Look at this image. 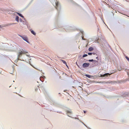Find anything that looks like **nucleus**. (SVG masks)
<instances>
[{"instance_id":"7c9ffc66","label":"nucleus","mask_w":129,"mask_h":129,"mask_svg":"<svg viewBox=\"0 0 129 129\" xmlns=\"http://www.w3.org/2000/svg\"><path fill=\"white\" fill-rule=\"evenodd\" d=\"M92 54H94V55L95 54V53H92Z\"/></svg>"},{"instance_id":"5701e85b","label":"nucleus","mask_w":129,"mask_h":129,"mask_svg":"<svg viewBox=\"0 0 129 129\" xmlns=\"http://www.w3.org/2000/svg\"><path fill=\"white\" fill-rule=\"evenodd\" d=\"M19 20H20V21L21 22L22 21V19H21V18H20L19 19Z\"/></svg>"},{"instance_id":"2eb2a0df","label":"nucleus","mask_w":129,"mask_h":129,"mask_svg":"<svg viewBox=\"0 0 129 129\" xmlns=\"http://www.w3.org/2000/svg\"><path fill=\"white\" fill-rule=\"evenodd\" d=\"M94 63L95 64V63H98V60H94Z\"/></svg>"},{"instance_id":"4468645a","label":"nucleus","mask_w":129,"mask_h":129,"mask_svg":"<svg viewBox=\"0 0 129 129\" xmlns=\"http://www.w3.org/2000/svg\"><path fill=\"white\" fill-rule=\"evenodd\" d=\"M105 74H106V75H105L106 76H108L109 75H110V74H109V73H106Z\"/></svg>"},{"instance_id":"412c9836","label":"nucleus","mask_w":129,"mask_h":129,"mask_svg":"<svg viewBox=\"0 0 129 129\" xmlns=\"http://www.w3.org/2000/svg\"><path fill=\"white\" fill-rule=\"evenodd\" d=\"M92 54V53H88V54L89 55H91Z\"/></svg>"},{"instance_id":"7ed1b4c3","label":"nucleus","mask_w":129,"mask_h":129,"mask_svg":"<svg viewBox=\"0 0 129 129\" xmlns=\"http://www.w3.org/2000/svg\"><path fill=\"white\" fill-rule=\"evenodd\" d=\"M25 53H27V52H26L25 51H23H23H21V52H19L18 55V58H19L21 56L22 54H24Z\"/></svg>"},{"instance_id":"f257e3e1","label":"nucleus","mask_w":129,"mask_h":129,"mask_svg":"<svg viewBox=\"0 0 129 129\" xmlns=\"http://www.w3.org/2000/svg\"><path fill=\"white\" fill-rule=\"evenodd\" d=\"M18 36L19 37L22 38L23 40L25 41L27 43H29V41H28V39L26 36L25 35H20L19 34L18 35Z\"/></svg>"},{"instance_id":"9d476101","label":"nucleus","mask_w":129,"mask_h":129,"mask_svg":"<svg viewBox=\"0 0 129 129\" xmlns=\"http://www.w3.org/2000/svg\"><path fill=\"white\" fill-rule=\"evenodd\" d=\"M128 95V93H125L123 94L122 95V96L123 97H124L125 96H127Z\"/></svg>"},{"instance_id":"e433bc0d","label":"nucleus","mask_w":129,"mask_h":129,"mask_svg":"<svg viewBox=\"0 0 129 129\" xmlns=\"http://www.w3.org/2000/svg\"><path fill=\"white\" fill-rule=\"evenodd\" d=\"M13 82H14V81H13Z\"/></svg>"},{"instance_id":"a211bd4d","label":"nucleus","mask_w":129,"mask_h":129,"mask_svg":"<svg viewBox=\"0 0 129 129\" xmlns=\"http://www.w3.org/2000/svg\"><path fill=\"white\" fill-rule=\"evenodd\" d=\"M87 56V54H85L83 55V57H85Z\"/></svg>"},{"instance_id":"f704fd0d","label":"nucleus","mask_w":129,"mask_h":129,"mask_svg":"<svg viewBox=\"0 0 129 129\" xmlns=\"http://www.w3.org/2000/svg\"><path fill=\"white\" fill-rule=\"evenodd\" d=\"M30 64L31 66L33 67V66H32V65L31 64Z\"/></svg>"},{"instance_id":"393cba45","label":"nucleus","mask_w":129,"mask_h":129,"mask_svg":"<svg viewBox=\"0 0 129 129\" xmlns=\"http://www.w3.org/2000/svg\"><path fill=\"white\" fill-rule=\"evenodd\" d=\"M127 74L129 76V78H128V79H129V73H127Z\"/></svg>"},{"instance_id":"c85d7f7f","label":"nucleus","mask_w":129,"mask_h":129,"mask_svg":"<svg viewBox=\"0 0 129 129\" xmlns=\"http://www.w3.org/2000/svg\"><path fill=\"white\" fill-rule=\"evenodd\" d=\"M0 28H2V26L0 25Z\"/></svg>"},{"instance_id":"cd10ccee","label":"nucleus","mask_w":129,"mask_h":129,"mask_svg":"<svg viewBox=\"0 0 129 129\" xmlns=\"http://www.w3.org/2000/svg\"><path fill=\"white\" fill-rule=\"evenodd\" d=\"M96 58V59H98V57H97Z\"/></svg>"},{"instance_id":"6e6552de","label":"nucleus","mask_w":129,"mask_h":129,"mask_svg":"<svg viewBox=\"0 0 129 129\" xmlns=\"http://www.w3.org/2000/svg\"><path fill=\"white\" fill-rule=\"evenodd\" d=\"M93 50V48L92 47H90L89 48V51H91Z\"/></svg>"},{"instance_id":"39448f33","label":"nucleus","mask_w":129,"mask_h":129,"mask_svg":"<svg viewBox=\"0 0 129 129\" xmlns=\"http://www.w3.org/2000/svg\"><path fill=\"white\" fill-rule=\"evenodd\" d=\"M66 112H67V114L68 116H69L70 117H71V118H74L72 117H71V116H69L68 114V113L71 114L72 113V111H71V110H66Z\"/></svg>"},{"instance_id":"f8f14e48","label":"nucleus","mask_w":129,"mask_h":129,"mask_svg":"<svg viewBox=\"0 0 129 129\" xmlns=\"http://www.w3.org/2000/svg\"><path fill=\"white\" fill-rule=\"evenodd\" d=\"M31 33H32V34H33L34 35H35L36 34V33L35 32H34V31L33 30L31 31Z\"/></svg>"},{"instance_id":"4be33fe9","label":"nucleus","mask_w":129,"mask_h":129,"mask_svg":"<svg viewBox=\"0 0 129 129\" xmlns=\"http://www.w3.org/2000/svg\"><path fill=\"white\" fill-rule=\"evenodd\" d=\"M26 55L27 57H31L29 55H28L27 54H26Z\"/></svg>"},{"instance_id":"c756f323","label":"nucleus","mask_w":129,"mask_h":129,"mask_svg":"<svg viewBox=\"0 0 129 129\" xmlns=\"http://www.w3.org/2000/svg\"><path fill=\"white\" fill-rule=\"evenodd\" d=\"M98 65V64H95V65L94 66H97Z\"/></svg>"},{"instance_id":"c9c22d12","label":"nucleus","mask_w":129,"mask_h":129,"mask_svg":"<svg viewBox=\"0 0 129 129\" xmlns=\"http://www.w3.org/2000/svg\"><path fill=\"white\" fill-rule=\"evenodd\" d=\"M76 64H77V62H76Z\"/></svg>"},{"instance_id":"473e14b6","label":"nucleus","mask_w":129,"mask_h":129,"mask_svg":"<svg viewBox=\"0 0 129 129\" xmlns=\"http://www.w3.org/2000/svg\"><path fill=\"white\" fill-rule=\"evenodd\" d=\"M66 66H67V67H68V66H67V64H66Z\"/></svg>"},{"instance_id":"bb28decb","label":"nucleus","mask_w":129,"mask_h":129,"mask_svg":"<svg viewBox=\"0 0 129 129\" xmlns=\"http://www.w3.org/2000/svg\"><path fill=\"white\" fill-rule=\"evenodd\" d=\"M86 111H84V113H86Z\"/></svg>"},{"instance_id":"4c0bfd02","label":"nucleus","mask_w":129,"mask_h":129,"mask_svg":"<svg viewBox=\"0 0 129 129\" xmlns=\"http://www.w3.org/2000/svg\"><path fill=\"white\" fill-rule=\"evenodd\" d=\"M112 73H111V74H112Z\"/></svg>"},{"instance_id":"6ab92c4d","label":"nucleus","mask_w":129,"mask_h":129,"mask_svg":"<svg viewBox=\"0 0 129 129\" xmlns=\"http://www.w3.org/2000/svg\"><path fill=\"white\" fill-rule=\"evenodd\" d=\"M94 60H93V59H89L88 60V61L89 62H92V61L93 62Z\"/></svg>"},{"instance_id":"9b49d317","label":"nucleus","mask_w":129,"mask_h":129,"mask_svg":"<svg viewBox=\"0 0 129 129\" xmlns=\"http://www.w3.org/2000/svg\"><path fill=\"white\" fill-rule=\"evenodd\" d=\"M16 20L17 22H18L19 21V17L16 16Z\"/></svg>"},{"instance_id":"b1692460","label":"nucleus","mask_w":129,"mask_h":129,"mask_svg":"<svg viewBox=\"0 0 129 129\" xmlns=\"http://www.w3.org/2000/svg\"><path fill=\"white\" fill-rule=\"evenodd\" d=\"M8 13L9 14H11L9 11L8 12Z\"/></svg>"},{"instance_id":"423d86ee","label":"nucleus","mask_w":129,"mask_h":129,"mask_svg":"<svg viewBox=\"0 0 129 129\" xmlns=\"http://www.w3.org/2000/svg\"><path fill=\"white\" fill-rule=\"evenodd\" d=\"M85 76H86L88 78H91V77H93V76H91L90 75H87V74L85 75Z\"/></svg>"},{"instance_id":"dca6fc26","label":"nucleus","mask_w":129,"mask_h":129,"mask_svg":"<svg viewBox=\"0 0 129 129\" xmlns=\"http://www.w3.org/2000/svg\"><path fill=\"white\" fill-rule=\"evenodd\" d=\"M106 74H104V75H100V76L102 77H104L106 76L105 75H106Z\"/></svg>"},{"instance_id":"72a5a7b5","label":"nucleus","mask_w":129,"mask_h":129,"mask_svg":"<svg viewBox=\"0 0 129 129\" xmlns=\"http://www.w3.org/2000/svg\"><path fill=\"white\" fill-rule=\"evenodd\" d=\"M82 32V34H83V31H82V32Z\"/></svg>"},{"instance_id":"a878e982","label":"nucleus","mask_w":129,"mask_h":129,"mask_svg":"<svg viewBox=\"0 0 129 129\" xmlns=\"http://www.w3.org/2000/svg\"><path fill=\"white\" fill-rule=\"evenodd\" d=\"M82 40H85V39H84L83 38V37L82 38Z\"/></svg>"},{"instance_id":"f3484780","label":"nucleus","mask_w":129,"mask_h":129,"mask_svg":"<svg viewBox=\"0 0 129 129\" xmlns=\"http://www.w3.org/2000/svg\"><path fill=\"white\" fill-rule=\"evenodd\" d=\"M100 83H103L104 84H105V83H110V82H105V81H103V82H101Z\"/></svg>"},{"instance_id":"0eeeda50","label":"nucleus","mask_w":129,"mask_h":129,"mask_svg":"<svg viewBox=\"0 0 129 129\" xmlns=\"http://www.w3.org/2000/svg\"><path fill=\"white\" fill-rule=\"evenodd\" d=\"M75 118V119H78V120H79V121H80V122H82V124H84V125L86 127H87V128H88V127H87V126L86 125H85V124L84 123H83V122H81V121L80 120H79V119H78V118H76V117Z\"/></svg>"},{"instance_id":"ddd939ff","label":"nucleus","mask_w":129,"mask_h":129,"mask_svg":"<svg viewBox=\"0 0 129 129\" xmlns=\"http://www.w3.org/2000/svg\"><path fill=\"white\" fill-rule=\"evenodd\" d=\"M61 61H62V62L64 64H67V62H66V61H65L64 60H62V59H61Z\"/></svg>"},{"instance_id":"1a4fd4ad","label":"nucleus","mask_w":129,"mask_h":129,"mask_svg":"<svg viewBox=\"0 0 129 129\" xmlns=\"http://www.w3.org/2000/svg\"><path fill=\"white\" fill-rule=\"evenodd\" d=\"M17 14H18V15L19 16H20V17H22V18H24V17H23V15H22V14H20V13H18V12H17Z\"/></svg>"},{"instance_id":"2f4dec72","label":"nucleus","mask_w":129,"mask_h":129,"mask_svg":"<svg viewBox=\"0 0 129 129\" xmlns=\"http://www.w3.org/2000/svg\"><path fill=\"white\" fill-rule=\"evenodd\" d=\"M77 66H78V67L79 68V66H78V64L77 65Z\"/></svg>"},{"instance_id":"20e7f679","label":"nucleus","mask_w":129,"mask_h":129,"mask_svg":"<svg viewBox=\"0 0 129 129\" xmlns=\"http://www.w3.org/2000/svg\"><path fill=\"white\" fill-rule=\"evenodd\" d=\"M89 65V63H85L83 64L82 67L84 68H87L88 67Z\"/></svg>"},{"instance_id":"ea45409f","label":"nucleus","mask_w":129,"mask_h":129,"mask_svg":"<svg viewBox=\"0 0 129 129\" xmlns=\"http://www.w3.org/2000/svg\"><path fill=\"white\" fill-rule=\"evenodd\" d=\"M89 129H91V128H89Z\"/></svg>"},{"instance_id":"58836bf2","label":"nucleus","mask_w":129,"mask_h":129,"mask_svg":"<svg viewBox=\"0 0 129 129\" xmlns=\"http://www.w3.org/2000/svg\"><path fill=\"white\" fill-rule=\"evenodd\" d=\"M11 24H9V25H10Z\"/></svg>"},{"instance_id":"f03ea898","label":"nucleus","mask_w":129,"mask_h":129,"mask_svg":"<svg viewBox=\"0 0 129 129\" xmlns=\"http://www.w3.org/2000/svg\"><path fill=\"white\" fill-rule=\"evenodd\" d=\"M55 7L56 9H57V11L60 9V6L59 5V2H55Z\"/></svg>"},{"instance_id":"aec40b11","label":"nucleus","mask_w":129,"mask_h":129,"mask_svg":"<svg viewBox=\"0 0 129 129\" xmlns=\"http://www.w3.org/2000/svg\"><path fill=\"white\" fill-rule=\"evenodd\" d=\"M125 58L128 61H129V58L127 56H125Z\"/></svg>"}]
</instances>
